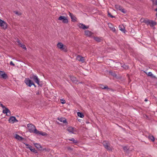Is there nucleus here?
<instances>
[{
  "label": "nucleus",
  "instance_id": "20",
  "mask_svg": "<svg viewBox=\"0 0 157 157\" xmlns=\"http://www.w3.org/2000/svg\"><path fill=\"white\" fill-rule=\"evenodd\" d=\"M15 138L18 140H22L23 138L20 136L19 135L16 134L15 136Z\"/></svg>",
  "mask_w": 157,
  "mask_h": 157
},
{
  "label": "nucleus",
  "instance_id": "35",
  "mask_svg": "<svg viewBox=\"0 0 157 157\" xmlns=\"http://www.w3.org/2000/svg\"><path fill=\"white\" fill-rule=\"evenodd\" d=\"M14 12L15 14L18 15V16H20L21 14V13L18 12L17 11H15Z\"/></svg>",
  "mask_w": 157,
  "mask_h": 157
},
{
  "label": "nucleus",
  "instance_id": "29",
  "mask_svg": "<svg viewBox=\"0 0 157 157\" xmlns=\"http://www.w3.org/2000/svg\"><path fill=\"white\" fill-rule=\"evenodd\" d=\"M39 135H41L43 136H47V134L45 132L40 131Z\"/></svg>",
  "mask_w": 157,
  "mask_h": 157
},
{
  "label": "nucleus",
  "instance_id": "22",
  "mask_svg": "<svg viewBox=\"0 0 157 157\" xmlns=\"http://www.w3.org/2000/svg\"><path fill=\"white\" fill-rule=\"evenodd\" d=\"M148 138L151 140V141L153 142L155 140V138L154 136L151 135H149L148 136Z\"/></svg>",
  "mask_w": 157,
  "mask_h": 157
},
{
  "label": "nucleus",
  "instance_id": "48",
  "mask_svg": "<svg viewBox=\"0 0 157 157\" xmlns=\"http://www.w3.org/2000/svg\"><path fill=\"white\" fill-rule=\"evenodd\" d=\"M156 5H157V0H156Z\"/></svg>",
  "mask_w": 157,
  "mask_h": 157
},
{
  "label": "nucleus",
  "instance_id": "32",
  "mask_svg": "<svg viewBox=\"0 0 157 157\" xmlns=\"http://www.w3.org/2000/svg\"><path fill=\"white\" fill-rule=\"evenodd\" d=\"M121 67H123L125 69H127L128 68V66L125 65L124 64L123 65H121Z\"/></svg>",
  "mask_w": 157,
  "mask_h": 157
},
{
  "label": "nucleus",
  "instance_id": "15",
  "mask_svg": "<svg viewBox=\"0 0 157 157\" xmlns=\"http://www.w3.org/2000/svg\"><path fill=\"white\" fill-rule=\"evenodd\" d=\"M26 148L29 149L32 152H33L35 153H37V151L35 150V148H33L31 146H29L26 147Z\"/></svg>",
  "mask_w": 157,
  "mask_h": 157
},
{
  "label": "nucleus",
  "instance_id": "23",
  "mask_svg": "<svg viewBox=\"0 0 157 157\" xmlns=\"http://www.w3.org/2000/svg\"><path fill=\"white\" fill-rule=\"evenodd\" d=\"M156 25V23L154 21L151 20L150 22V25L151 27H152Z\"/></svg>",
  "mask_w": 157,
  "mask_h": 157
},
{
  "label": "nucleus",
  "instance_id": "43",
  "mask_svg": "<svg viewBox=\"0 0 157 157\" xmlns=\"http://www.w3.org/2000/svg\"><path fill=\"white\" fill-rule=\"evenodd\" d=\"M17 42L18 43L19 45L21 43H20V41L19 40H17Z\"/></svg>",
  "mask_w": 157,
  "mask_h": 157
},
{
  "label": "nucleus",
  "instance_id": "18",
  "mask_svg": "<svg viewBox=\"0 0 157 157\" xmlns=\"http://www.w3.org/2000/svg\"><path fill=\"white\" fill-rule=\"evenodd\" d=\"M151 20H148L147 19H144L143 21V22L145 23L146 25H150V22L151 21Z\"/></svg>",
  "mask_w": 157,
  "mask_h": 157
},
{
  "label": "nucleus",
  "instance_id": "30",
  "mask_svg": "<svg viewBox=\"0 0 157 157\" xmlns=\"http://www.w3.org/2000/svg\"><path fill=\"white\" fill-rule=\"evenodd\" d=\"M69 140L71 141H72L73 143H77L78 142L76 140H75V139L74 138H72L71 139H69Z\"/></svg>",
  "mask_w": 157,
  "mask_h": 157
},
{
  "label": "nucleus",
  "instance_id": "47",
  "mask_svg": "<svg viewBox=\"0 0 157 157\" xmlns=\"http://www.w3.org/2000/svg\"><path fill=\"white\" fill-rule=\"evenodd\" d=\"M144 101H147V99H145Z\"/></svg>",
  "mask_w": 157,
  "mask_h": 157
},
{
  "label": "nucleus",
  "instance_id": "7",
  "mask_svg": "<svg viewBox=\"0 0 157 157\" xmlns=\"http://www.w3.org/2000/svg\"><path fill=\"white\" fill-rule=\"evenodd\" d=\"M7 24L3 21L0 19V26L3 29H6L7 28Z\"/></svg>",
  "mask_w": 157,
  "mask_h": 157
},
{
  "label": "nucleus",
  "instance_id": "41",
  "mask_svg": "<svg viewBox=\"0 0 157 157\" xmlns=\"http://www.w3.org/2000/svg\"><path fill=\"white\" fill-rule=\"evenodd\" d=\"M10 64L11 65H12L13 66H15V64H14L13 62L12 61H10Z\"/></svg>",
  "mask_w": 157,
  "mask_h": 157
},
{
  "label": "nucleus",
  "instance_id": "17",
  "mask_svg": "<svg viewBox=\"0 0 157 157\" xmlns=\"http://www.w3.org/2000/svg\"><path fill=\"white\" fill-rule=\"evenodd\" d=\"M85 35L87 36H91L93 34L92 33L89 31V30H86L85 31Z\"/></svg>",
  "mask_w": 157,
  "mask_h": 157
},
{
  "label": "nucleus",
  "instance_id": "46",
  "mask_svg": "<svg viewBox=\"0 0 157 157\" xmlns=\"http://www.w3.org/2000/svg\"><path fill=\"white\" fill-rule=\"evenodd\" d=\"M155 10L157 12V13H156V15H157V8H156Z\"/></svg>",
  "mask_w": 157,
  "mask_h": 157
},
{
  "label": "nucleus",
  "instance_id": "37",
  "mask_svg": "<svg viewBox=\"0 0 157 157\" xmlns=\"http://www.w3.org/2000/svg\"><path fill=\"white\" fill-rule=\"evenodd\" d=\"M120 11H121L122 12L124 13H126V11H125L124 9L122 8L121 9Z\"/></svg>",
  "mask_w": 157,
  "mask_h": 157
},
{
  "label": "nucleus",
  "instance_id": "12",
  "mask_svg": "<svg viewBox=\"0 0 157 157\" xmlns=\"http://www.w3.org/2000/svg\"><path fill=\"white\" fill-rule=\"evenodd\" d=\"M100 87L103 89H107V90H111L113 91V89L108 88V86L106 85L104 86L102 84H101L100 85Z\"/></svg>",
  "mask_w": 157,
  "mask_h": 157
},
{
  "label": "nucleus",
  "instance_id": "11",
  "mask_svg": "<svg viewBox=\"0 0 157 157\" xmlns=\"http://www.w3.org/2000/svg\"><path fill=\"white\" fill-rule=\"evenodd\" d=\"M78 26L80 28L83 29H87L89 28V26H86L85 25L81 23L79 24Z\"/></svg>",
  "mask_w": 157,
  "mask_h": 157
},
{
  "label": "nucleus",
  "instance_id": "2",
  "mask_svg": "<svg viewBox=\"0 0 157 157\" xmlns=\"http://www.w3.org/2000/svg\"><path fill=\"white\" fill-rule=\"evenodd\" d=\"M57 47L61 50L65 52H67V47L61 42H59L57 44Z\"/></svg>",
  "mask_w": 157,
  "mask_h": 157
},
{
  "label": "nucleus",
  "instance_id": "44",
  "mask_svg": "<svg viewBox=\"0 0 157 157\" xmlns=\"http://www.w3.org/2000/svg\"><path fill=\"white\" fill-rule=\"evenodd\" d=\"M62 101H61V102L62 104H64L65 103V100H62Z\"/></svg>",
  "mask_w": 157,
  "mask_h": 157
},
{
  "label": "nucleus",
  "instance_id": "45",
  "mask_svg": "<svg viewBox=\"0 0 157 157\" xmlns=\"http://www.w3.org/2000/svg\"><path fill=\"white\" fill-rule=\"evenodd\" d=\"M32 85L34 86L35 87H36V85L34 84V83L33 82L32 83Z\"/></svg>",
  "mask_w": 157,
  "mask_h": 157
},
{
  "label": "nucleus",
  "instance_id": "40",
  "mask_svg": "<svg viewBox=\"0 0 157 157\" xmlns=\"http://www.w3.org/2000/svg\"><path fill=\"white\" fill-rule=\"evenodd\" d=\"M0 105L1 106L2 108H5H5H6L5 107V106H4V105H3V104H1V103L0 102Z\"/></svg>",
  "mask_w": 157,
  "mask_h": 157
},
{
  "label": "nucleus",
  "instance_id": "6",
  "mask_svg": "<svg viewBox=\"0 0 157 157\" xmlns=\"http://www.w3.org/2000/svg\"><path fill=\"white\" fill-rule=\"evenodd\" d=\"M27 127L29 131L30 132H33L34 130L36 127L32 124H29L27 125Z\"/></svg>",
  "mask_w": 157,
  "mask_h": 157
},
{
  "label": "nucleus",
  "instance_id": "5",
  "mask_svg": "<svg viewBox=\"0 0 157 157\" xmlns=\"http://www.w3.org/2000/svg\"><path fill=\"white\" fill-rule=\"evenodd\" d=\"M58 20L59 21H62L64 23L67 24L68 22V20L67 19V17L64 16H60L58 18Z\"/></svg>",
  "mask_w": 157,
  "mask_h": 157
},
{
  "label": "nucleus",
  "instance_id": "31",
  "mask_svg": "<svg viewBox=\"0 0 157 157\" xmlns=\"http://www.w3.org/2000/svg\"><path fill=\"white\" fill-rule=\"evenodd\" d=\"M19 45H20V46L22 48H23V49H24L25 50H26L27 48L25 45L23 44H21Z\"/></svg>",
  "mask_w": 157,
  "mask_h": 157
},
{
  "label": "nucleus",
  "instance_id": "36",
  "mask_svg": "<svg viewBox=\"0 0 157 157\" xmlns=\"http://www.w3.org/2000/svg\"><path fill=\"white\" fill-rule=\"evenodd\" d=\"M147 75L148 76H150L151 77H153V75L152 74V73L151 72H149Z\"/></svg>",
  "mask_w": 157,
  "mask_h": 157
},
{
  "label": "nucleus",
  "instance_id": "3",
  "mask_svg": "<svg viewBox=\"0 0 157 157\" xmlns=\"http://www.w3.org/2000/svg\"><path fill=\"white\" fill-rule=\"evenodd\" d=\"M24 82L27 86L29 87H31L32 86L33 82L30 80L29 78H25Z\"/></svg>",
  "mask_w": 157,
  "mask_h": 157
},
{
  "label": "nucleus",
  "instance_id": "28",
  "mask_svg": "<svg viewBox=\"0 0 157 157\" xmlns=\"http://www.w3.org/2000/svg\"><path fill=\"white\" fill-rule=\"evenodd\" d=\"M40 131H39L38 130H37L36 128H35V129H34V130L33 132L34 133H35L36 134L39 135L40 132Z\"/></svg>",
  "mask_w": 157,
  "mask_h": 157
},
{
  "label": "nucleus",
  "instance_id": "42",
  "mask_svg": "<svg viewBox=\"0 0 157 157\" xmlns=\"http://www.w3.org/2000/svg\"><path fill=\"white\" fill-rule=\"evenodd\" d=\"M111 30L113 32H115L116 31V29L114 27H112L111 29Z\"/></svg>",
  "mask_w": 157,
  "mask_h": 157
},
{
  "label": "nucleus",
  "instance_id": "49",
  "mask_svg": "<svg viewBox=\"0 0 157 157\" xmlns=\"http://www.w3.org/2000/svg\"><path fill=\"white\" fill-rule=\"evenodd\" d=\"M26 145L28 146H29V145L28 144H26Z\"/></svg>",
  "mask_w": 157,
  "mask_h": 157
},
{
  "label": "nucleus",
  "instance_id": "13",
  "mask_svg": "<svg viewBox=\"0 0 157 157\" xmlns=\"http://www.w3.org/2000/svg\"><path fill=\"white\" fill-rule=\"evenodd\" d=\"M10 122H12L13 123L14 122H17L18 121L16 119L15 117L12 116L11 117L9 120Z\"/></svg>",
  "mask_w": 157,
  "mask_h": 157
},
{
  "label": "nucleus",
  "instance_id": "26",
  "mask_svg": "<svg viewBox=\"0 0 157 157\" xmlns=\"http://www.w3.org/2000/svg\"><path fill=\"white\" fill-rule=\"evenodd\" d=\"M77 115L78 116L81 118H83L84 117V115L83 114L80 112H78L77 113Z\"/></svg>",
  "mask_w": 157,
  "mask_h": 157
},
{
  "label": "nucleus",
  "instance_id": "9",
  "mask_svg": "<svg viewBox=\"0 0 157 157\" xmlns=\"http://www.w3.org/2000/svg\"><path fill=\"white\" fill-rule=\"evenodd\" d=\"M0 77L4 79H6L8 77L6 74L1 71H0Z\"/></svg>",
  "mask_w": 157,
  "mask_h": 157
},
{
  "label": "nucleus",
  "instance_id": "1",
  "mask_svg": "<svg viewBox=\"0 0 157 157\" xmlns=\"http://www.w3.org/2000/svg\"><path fill=\"white\" fill-rule=\"evenodd\" d=\"M102 144L105 148L108 151H112V147L111 146L110 143L107 141H103Z\"/></svg>",
  "mask_w": 157,
  "mask_h": 157
},
{
  "label": "nucleus",
  "instance_id": "24",
  "mask_svg": "<svg viewBox=\"0 0 157 157\" xmlns=\"http://www.w3.org/2000/svg\"><path fill=\"white\" fill-rule=\"evenodd\" d=\"M34 145L37 149H40L42 148L41 146L39 144L37 143L34 144Z\"/></svg>",
  "mask_w": 157,
  "mask_h": 157
},
{
  "label": "nucleus",
  "instance_id": "25",
  "mask_svg": "<svg viewBox=\"0 0 157 157\" xmlns=\"http://www.w3.org/2000/svg\"><path fill=\"white\" fill-rule=\"evenodd\" d=\"M119 29L122 32H124L125 29L124 27L123 26V25H120L119 26Z\"/></svg>",
  "mask_w": 157,
  "mask_h": 157
},
{
  "label": "nucleus",
  "instance_id": "10",
  "mask_svg": "<svg viewBox=\"0 0 157 157\" xmlns=\"http://www.w3.org/2000/svg\"><path fill=\"white\" fill-rule=\"evenodd\" d=\"M69 14L71 19V21L73 22H75L76 21V18L75 16L71 13L70 12H69Z\"/></svg>",
  "mask_w": 157,
  "mask_h": 157
},
{
  "label": "nucleus",
  "instance_id": "38",
  "mask_svg": "<svg viewBox=\"0 0 157 157\" xmlns=\"http://www.w3.org/2000/svg\"><path fill=\"white\" fill-rule=\"evenodd\" d=\"M108 15L110 17H111V18H114L115 17V16H112L111 14L109 13V12H108Z\"/></svg>",
  "mask_w": 157,
  "mask_h": 157
},
{
  "label": "nucleus",
  "instance_id": "4",
  "mask_svg": "<svg viewBox=\"0 0 157 157\" xmlns=\"http://www.w3.org/2000/svg\"><path fill=\"white\" fill-rule=\"evenodd\" d=\"M30 78L33 80L38 85H40V79L36 75H33L30 77Z\"/></svg>",
  "mask_w": 157,
  "mask_h": 157
},
{
  "label": "nucleus",
  "instance_id": "33",
  "mask_svg": "<svg viewBox=\"0 0 157 157\" xmlns=\"http://www.w3.org/2000/svg\"><path fill=\"white\" fill-rule=\"evenodd\" d=\"M123 149L125 151L128 152V147L126 146L124 147Z\"/></svg>",
  "mask_w": 157,
  "mask_h": 157
},
{
  "label": "nucleus",
  "instance_id": "27",
  "mask_svg": "<svg viewBox=\"0 0 157 157\" xmlns=\"http://www.w3.org/2000/svg\"><path fill=\"white\" fill-rule=\"evenodd\" d=\"M115 6L116 8L118 10H121V9L122 8L121 6L118 5H116Z\"/></svg>",
  "mask_w": 157,
  "mask_h": 157
},
{
  "label": "nucleus",
  "instance_id": "39",
  "mask_svg": "<svg viewBox=\"0 0 157 157\" xmlns=\"http://www.w3.org/2000/svg\"><path fill=\"white\" fill-rule=\"evenodd\" d=\"M108 26H109V28H110L111 29L112 28V27H113V26H112V24H111V23H109V24H108Z\"/></svg>",
  "mask_w": 157,
  "mask_h": 157
},
{
  "label": "nucleus",
  "instance_id": "14",
  "mask_svg": "<svg viewBox=\"0 0 157 157\" xmlns=\"http://www.w3.org/2000/svg\"><path fill=\"white\" fill-rule=\"evenodd\" d=\"M76 59L80 62H81L82 63L84 61V57L80 56H78L76 57Z\"/></svg>",
  "mask_w": 157,
  "mask_h": 157
},
{
  "label": "nucleus",
  "instance_id": "19",
  "mask_svg": "<svg viewBox=\"0 0 157 157\" xmlns=\"http://www.w3.org/2000/svg\"><path fill=\"white\" fill-rule=\"evenodd\" d=\"M2 112L3 113H6L7 114V113H9L10 114V110L7 108H5V109L3 110Z\"/></svg>",
  "mask_w": 157,
  "mask_h": 157
},
{
  "label": "nucleus",
  "instance_id": "8",
  "mask_svg": "<svg viewBox=\"0 0 157 157\" xmlns=\"http://www.w3.org/2000/svg\"><path fill=\"white\" fill-rule=\"evenodd\" d=\"M67 131H68L69 132L74 133L75 132H76L77 131L75 128L72 127H69L67 129Z\"/></svg>",
  "mask_w": 157,
  "mask_h": 157
},
{
  "label": "nucleus",
  "instance_id": "16",
  "mask_svg": "<svg viewBox=\"0 0 157 157\" xmlns=\"http://www.w3.org/2000/svg\"><path fill=\"white\" fill-rule=\"evenodd\" d=\"M94 39L96 41L98 42H101L103 40L101 37H94Z\"/></svg>",
  "mask_w": 157,
  "mask_h": 157
},
{
  "label": "nucleus",
  "instance_id": "21",
  "mask_svg": "<svg viewBox=\"0 0 157 157\" xmlns=\"http://www.w3.org/2000/svg\"><path fill=\"white\" fill-rule=\"evenodd\" d=\"M58 119L61 122H62L64 123L67 122L66 119L65 118L62 117L59 119Z\"/></svg>",
  "mask_w": 157,
  "mask_h": 157
},
{
  "label": "nucleus",
  "instance_id": "34",
  "mask_svg": "<svg viewBox=\"0 0 157 157\" xmlns=\"http://www.w3.org/2000/svg\"><path fill=\"white\" fill-rule=\"evenodd\" d=\"M71 79L74 82H75V81L76 80V78L73 76L71 77Z\"/></svg>",
  "mask_w": 157,
  "mask_h": 157
}]
</instances>
